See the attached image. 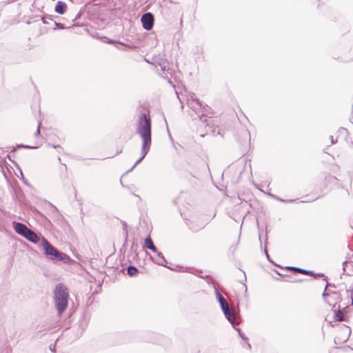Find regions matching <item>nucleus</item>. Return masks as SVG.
<instances>
[{"mask_svg":"<svg viewBox=\"0 0 353 353\" xmlns=\"http://www.w3.org/2000/svg\"><path fill=\"white\" fill-rule=\"evenodd\" d=\"M136 133L142 140L141 156L128 172L139 164L150 151L152 145V120L149 113H141L137 120Z\"/></svg>","mask_w":353,"mask_h":353,"instance_id":"nucleus-1","label":"nucleus"},{"mask_svg":"<svg viewBox=\"0 0 353 353\" xmlns=\"http://www.w3.org/2000/svg\"><path fill=\"white\" fill-rule=\"evenodd\" d=\"M38 247L43 250V254L52 261H62L68 265L74 262L67 254L54 247L44 236H42L41 241Z\"/></svg>","mask_w":353,"mask_h":353,"instance_id":"nucleus-2","label":"nucleus"},{"mask_svg":"<svg viewBox=\"0 0 353 353\" xmlns=\"http://www.w3.org/2000/svg\"><path fill=\"white\" fill-rule=\"evenodd\" d=\"M55 307L58 314L61 315L68 305L69 293L68 288L63 283H58L54 289Z\"/></svg>","mask_w":353,"mask_h":353,"instance_id":"nucleus-3","label":"nucleus"},{"mask_svg":"<svg viewBox=\"0 0 353 353\" xmlns=\"http://www.w3.org/2000/svg\"><path fill=\"white\" fill-rule=\"evenodd\" d=\"M194 100L196 101L197 107L192 106V110L195 112L201 121L203 122L206 121L205 119L203 120V117H204V114L211 113V108L206 104L203 105L198 98H195Z\"/></svg>","mask_w":353,"mask_h":353,"instance_id":"nucleus-4","label":"nucleus"},{"mask_svg":"<svg viewBox=\"0 0 353 353\" xmlns=\"http://www.w3.org/2000/svg\"><path fill=\"white\" fill-rule=\"evenodd\" d=\"M153 64L155 66H159L163 74L170 73V64L168 60L161 55L154 56L153 57Z\"/></svg>","mask_w":353,"mask_h":353,"instance_id":"nucleus-5","label":"nucleus"},{"mask_svg":"<svg viewBox=\"0 0 353 353\" xmlns=\"http://www.w3.org/2000/svg\"><path fill=\"white\" fill-rule=\"evenodd\" d=\"M49 205L50 209L49 210L52 214V219L58 225L61 227H63L66 223L65 220L59 210L51 203H49Z\"/></svg>","mask_w":353,"mask_h":353,"instance_id":"nucleus-6","label":"nucleus"},{"mask_svg":"<svg viewBox=\"0 0 353 353\" xmlns=\"http://www.w3.org/2000/svg\"><path fill=\"white\" fill-rule=\"evenodd\" d=\"M143 28L146 30L152 29L154 23V17L152 12L144 13L141 17Z\"/></svg>","mask_w":353,"mask_h":353,"instance_id":"nucleus-7","label":"nucleus"},{"mask_svg":"<svg viewBox=\"0 0 353 353\" xmlns=\"http://www.w3.org/2000/svg\"><path fill=\"white\" fill-rule=\"evenodd\" d=\"M342 329L343 330L340 334L334 339V343L336 345L343 344L347 341L351 334V328L349 326L343 325Z\"/></svg>","mask_w":353,"mask_h":353,"instance_id":"nucleus-8","label":"nucleus"},{"mask_svg":"<svg viewBox=\"0 0 353 353\" xmlns=\"http://www.w3.org/2000/svg\"><path fill=\"white\" fill-rule=\"evenodd\" d=\"M42 236H43L41 235H38L36 232L29 228L23 237L31 243L37 244L39 245L41 241Z\"/></svg>","mask_w":353,"mask_h":353,"instance_id":"nucleus-9","label":"nucleus"},{"mask_svg":"<svg viewBox=\"0 0 353 353\" xmlns=\"http://www.w3.org/2000/svg\"><path fill=\"white\" fill-rule=\"evenodd\" d=\"M332 310L334 312V318L335 321H346L348 322V316L345 315L341 310L340 305H338L337 307L332 308Z\"/></svg>","mask_w":353,"mask_h":353,"instance_id":"nucleus-10","label":"nucleus"},{"mask_svg":"<svg viewBox=\"0 0 353 353\" xmlns=\"http://www.w3.org/2000/svg\"><path fill=\"white\" fill-rule=\"evenodd\" d=\"M156 254V257H153L152 255H150V259L155 263L156 264L161 266H164L167 268H170L166 263L167 261L165 260L163 253L159 250L154 252Z\"/></svg>","mask_w":353,"mask_h":353,"instance_id":"nucleus-11","label":"nucleus"},{"mask_svg":"<svg viewBox=\"0 0 353 353\" xmlns=\"http://www.w3.org/2000/svg\"><path fill=\"white\" fill-rule=\"evenodd\" d=\"M341 301V296L339 292L333 291L331 292L330 297L326 301V303L332 306V308L336 307V305Z\"/></svg>","mask_w":353,"mask_h":353,"instance_id":"nucleus-12","label":"nucleus"},{"mask_svg":"<svg viewBox=\"0 0 353 353\" xmlns=\"http://www.w3.org/2000/svg\"><path fill=\"white\" fill-rule=\"evenodd\" d=\"M12 227L14 229V231L19 235L23 237L25 236L29 228L24 223L13 221Z\"/></svg>","mask_w":353,"mask_h":353,"instance_id":"nucleus-13","label":"nucleus"},{"mask_svg":"<svg viewBox=\"0 0 353 353\" xmlns=\"http://www.w3.org/2000/svg\"><path fill=\"white\" fill-rule=\"evenodd\" d=\"M214 290H215V294L216 298L219 303V305L221 306V308L222 310L229 307V305L226 300L224 299V297L221 294L217 288L214 285Z\"/></svg>","mask_w":353,"mask_h":353,"instance_id":"nucleus-14","label":"nucleus"},{"mask_svg":"<svg viewBox=\"0 0 353 353\" xmlns=\"http://www.w3.org/2000/svg\"><path fill=\"white\" fill-rule=\"evenodd\" d=\"M143 247L146 249L152 250L154 253L158 250L149 235L144 239Z\"/></svg>","mask_w":353,"mask_h":353,"instance_id":"nucleus-15","label":"nucleus"},{"mask_svg":"<svg viewBox=\"0 0 353 353\" xmlns=\"http://www.w3.org/2000/svg\"><path fill=\"white\" fill-rule=\"evenodd\" d=\"M67 10V5L65 2L59 1L54 8V11L59 14H63Z\"/></svg>","mask_w":353,"mask_h":353,"instance_id":"nucleus-16","label":"nucleus"},{"mask_svg":"<svg viewBox=\"0 0 353 353\" xmlns=\"http://www.w3.org/2000/svg\"><path fill=\"white\" fill-rule=\"evenodd\" d=\"M225 318L227 319V320L232 325H234L235 324V319H234V316L232 312V311L230 310V307L222 310Z\"/></svg>","mask_w":353,"mask_h":353,"instance_id":"nucleus-17","label":"nucleus"},{"mask_svg":"<svg viewBox=\"0 0 353 353\" xmlns=\"http://www.w3.org/2000/svg\"><path fill=\"white\" fill-rule=\"evenodd\" d=\"M287 269L293 270L294 271H296V272H298L299 273H301V274H305V275H314V271L307 270L302 269V268H300L287 267Z\"/></svg>","mask_w":353,"mask_h":353,"instance_id":"nucleus-18","label":"nucleus"},{"mask_svg":"<svg viewBox=\"0 0 353 353\" xmlns=\"http://www.w3.org/2000/svg\"><path fill=\"white\" fill-rule=\"evenodd\" d=\"M127 273L130 276H135L139 273V270L134 265H129L127 268Z\"/></svg>","mask_w":353,"mask_h":353,"instance_id":"nucleus-19","label":"nucleus"},{"mask_svg":"<svg viewBox=\"0 0 353 353\" xmlns=\"http://www.w3.org/2000/svg\"><path fill=\"white\" fill-rule=\"evenodd\" d=\"M329 286H331V283H328L327 281L326 283V285L325 287V289L323 290V294H322V296L323 298V299L325 300V301L326 302V301L327 300V299L330 297V294L331 292H332V290H327V288Z\"/></svg>","mask_w":353,"mask_h":353,"instance_id":"nucleus-20","label":"nucleus"},{"mask_svg":"<svg viewBox=\"0 0 353 353\" xmlns=\"http://www.w3.org/2000/svg\"><path fill=\"white\" fill-rule=\"evenodd\" d=\"M269 195L274 198V199L277 200V201H279L281 202H283V203H294V202H296L297 201V199H283L274 194H269Z\"/></svg>","mask_w":353,"mask_h":353,"instance_id":"nucleus-21","label":"nucleus"},{"mask_svg":"<svg viewBox=\"0 0 353 353\" xmlns=\"http://www.w3.org/2000/svg\"><path fill=\"white\" fill-rule=\"evenodd\" d=\"M339 136L342 137L344 139H346L348 135V131L345 128H340L338 130Z\"/></svg>","mask_w":353,"mask_h":353,"instance_id":"nucleus-22","label":"nucleus"},{"mask_svg":"<svg viewBox=\"0 0 353 353\" xmlns=\"http://www.w3.org/2000/svg\"><path fill=\"white\" fill-rule=\"evenodd\" d=\"M18 148H17V145L15 146L12 147V150L9 154L7 155V158L13 163L14 165H17V163L12 160V157H14V154L12 155V153H14Z\"/></svg>","mask_w":353,"mask_h":353,"instance_id":"nucleus-23","label":"nucleus"},{"mask_svg":"<svg viewBox=\"0 0 353 353\" xmlns=\"http://www.w3.org/2000/svg\"><path fill=\"white\" fill-rule=\"evenodd\" d=\"M17 148L19 149H37V146H31L29 145H24V144H17Z\"/></svg>","mask_w":353,"mask_h":353,"instance_id":"nucleus-24","label":"nucleus"},{"mask_svg":"<svg viewBox=\"0 0 353 353\" xmlns=\"http://www.w3.org/2000/svg\"><path fill=\"white\" fill-rule=\"evenodd\" d=\"M54 23L55 25L54 29H59V30H64L66 28H70V27H66L63 23H58L57 21H54Z\"/></svg>","mask_w":353,"mask_h":353,"instance_id":"nucleus-25","label":"nucleus"},{"mask_svg":"<svg viewBox=\"0 0 353 353\" xmlns=\"http://www.w3.org/2000/svg\"><path fill=\"white\" fill-rule=\"evenodd\" d=\"M41 21L44 24H48L50 21H53V19L51 15H45L41 18Z\"/></svg>","mask_w":353,"mask_h":353,"instance_id":"nucleus-26","label":"nucleus"},{"mask_svg":"<svg viewBox=\"0 0 353 353\" xmlns=\"http://www.w3.org/2000/svg\"><path fill=\"white\" fill-rule=\"evenodd\" d=\"M236 330L238 331L239 332V336L242 339L243 341H248V337L245 335V334L241 330L240 328L239 327H236Z\"/></svg>","mask_w":353,"mask_h":353,"instance_id":"nucleus-27","label":"nucleus"},{"mask_svg":"<svg viewBox=\"0 0 353 353\" xmlns=\"http://www.w3.org/2000/svg\"><path fill=\"white\" fill-rule=\"evenodd\" d=\"M122 225H123V230H125V241L123 244V246H125V243L127 242L128 239V231H127V223L125 221H122Z\"/></svg>","mask_w":353,"mask_h":353,"instance_id":"nucleus-28","label":"nucleus"},{"mask_svg":"<svg viewBox=\"0 0 353 353\" xmlns=\"http://www.w3.org/2000/svg\"><path fill=\"white\" fill-rule=\"evenodd\" d=\"M47 146L48 147H52V148H55V149L58 148V149H60L61 150H63V148L60 145H54V144H52V143H48L47 144Z\"/></svg>","mask_w":353,"mask_h":353,"instance_id":"nucleus-29","label":"nucleus"},{"mask_svg":"<svg viewBox=\"0 0 353 353\" xmlns=\"http://www.w3.org/2000/svg\"><path fill=\"white\" fill-rule=\"evenodd\" d=\"M41 126V122H39V124H38V127H37V131H36V132L34 133V136H35L36 137H37L38 136H39V135H40V134H41V132H40Z\"/></svg>","mask_w":353,"mask_h":353,"instance_id":"nucleus-30","label":"nucleus"},{"mask_svg":"<svg viewBox=\"0 0 353 353\" xmlns=\"http://www.w3.org/2000/svg\"><path fill=\"white\" fill-rule=\"evenodd\" d=\"M314 275H316V276L323 277V280L325 281L326 282L327 281V276H326L323 273H314Z\"/></svg>","mask_w":353,"mask_h":353,"instance_id":"nucleus-31","label":"nucleus"},{"mask_svg":"<svg viewBox=\"0 0 353 353\" xmlns=\"http://www.w3.org/2000/svg\"><path fill=\"white\" fill-rule=\"evenodd\" d=\"M343 312L345 314V315H347V313L349 312L350 307V306H346L343 308H341Z\"/></svg>","mask_w":353,"mask_h":353,"instance_id":"nucleus-32","label":"nucleus"},{"mask_svg":"<svg viewBox=\"0 0 353 353\" xmlns=\"http://www.w3.org/2000/svg\"><path fill=\"white\" fill-rule=\"evenodd\" d=\"M327 180L330 182L336 181L338 179L334 176H329Z\"/></svg>","mask_w":353,"mask_h":353,"instance_id":"nucleus-33","label":"nucleus"},{"mask_svg":"<svg viewBox=\"0 0 353 353\" xmlns=\"http://www.w3.org/2000/svg\"><path fill=\"white\" fill-rule=\"evenodd\" d=\"M190 97L191 98L192 102H195L196 103V101L194 100V99L196 98V97L194 93L192 92V93L190 94Z\"/></svg>","mask_w":353,"mask_h":353,"instance_id":"nucleus-34","label":"nucleus"},{"mask_svg":"<svg viewBox=\"0 0 353 353\" xmlns=\"http://www.w3.org/2000/svg\"><path fill=\"white\" fill-rule=\"evenodd\" d=\"M105 39L107 40V43H110V44H112V43H115L116 41L111 39H108V37H105Z\"/></svg>","mask_w":353,"mask_h":353,"instance_id":"nucleus-35","label":"nucleus"},{"mask_svg":"<svg viewBox=\"0 0 353 353\" xmlns=\"http://www.w3.org/2000/svg\"><path fill=\"white\" fill-rule=\"evenodd\" d=\"M242 133L243 135L248 136L249 137V139L250 140V134L248 130H243Z\"/></svg>","mask_w":353,"mask_h":353,"instance_id":"nucleus-36","label":"nucleus"},{"mask_svg":"<svg viewBox=\"0 0 353 353\" xmlns=\"http://www.w3.org/2000/svg\"><path fill=\"white\" fill-rule=\"evenodd\" d=\"M265 255H266L267 259H268V261H270V262H272V261H271V259H270V256H269V254H268V251H267V250H266V248H265Z\"/></svg>","mask_w":353,"mask_h":353,"instance_id":"nucleus-37","label":"nucleus"},{"mask_svg":"<svg viewBox=\"0 0 353 353\" xmlns=\"http://www.w3.org/2000/svg\"><path fill=\"white\" fill-rule=\"evenodd\" d=\"M330 139H331V143L332 144H334V143H336L337 142V139H334V137L332 136H331Z\"/></svg>","mask_w":353,"mask_h":353,"instance_id":"nucleus-38","label":"nucleus"},{"mask_svg":"<svg viewBox=\"0 0 353 353\" xmlns=\"http://www.w3.org/2000/svg\"><path fill=\"white\" fill-rule=\"evenodd\" d=\"M14 165H15L16 167H17V168H18V169L19 170V172H20V173H21V174L22 177H23V179H25V177H23V175L22 170H21V168H19V166L18 165V164Z\"/></svg>","mask_w":353,"mask_h":353,"instance_id":"nucleus-39","label":"nucleus"},{"mask_svg":"<svg viewBox=\"0 0 353 353\" xmlns=\"http://www.w3.org/2000/svg\"><path fill=\"white\" fill-rule=\"evenodd\" d=\"M347 263L348 262L347 261L343 262V272H345V266L347 264Z\"/></svg>","mask_w":353,"mask_h":353,"instance_id":"nucleus-40","label":"nucleus"},{"mask_svg":"<svg viewBox=\"0 0 353 353\" xmlns=\"http://www.w3.org/2000/svg\"><path fill=\"white\" fill-rule=\"evenodd\" d=\"M350 296H351V301H352V305L353 306V288L351 290Z\"/></svg>","mask_w":353,"mask_h":353,"instance_id":"nucleus-41","label":"nucleus"},{"mask_svg":"<svg viewBox=\"0 0 353 353\" xmlns=\"http://www.w3.org/2000/svg\"><path fill=\"white\" fill-rule=\"evenodd\" d=\"M199 276L200 278H202V279H207V278H208V275H206V276H203V275H199Z\"/></svg>","mask_w":353,"mask_h":353,"instance_id":"nucleus-42","label":"nucleus"},{"mask_svg":"<svg viewBox=\"0 0 353 353\" xmlns=\"http://www.w3.org/2000/svg\"><path fill=\"white\" fill-rule=\"evenodd\" d=\"M122 152V150H120L119 151L117 152V154H121Z\"/></svg>","mask_w":353,"mask_h":353,"instance_id":"nucleus-43","label":"nucleus"},{"mask_svg":"<svg viewBox=\"0 0 353 353\" xmlns=\"http://www.w3.org/2000/svg\"><path fill=\"white\" fill-rule=\"evenodd\" d=\"M80 16H81V14H80V13H79V14H77V16L76 17L75 19H77L79 18V17H80Z\"/></svg>","mask_w":353,"mask_h":353,"instance_id":"nucleus-44","label":"nucleus"},{"mask_svg":"<svg viewBox=\"0 0 353 353\" xmlns=\"http://www.w3.org/2000/svg\"><path fill=\"white\" fill-rule=\"evenodd\" d=\"M330 325H331L332 327H334V324L332 321H330Z\"/></svg>","mask_w":353,"mask_h":353,"instance_id":"nucleus-45","label":"nucleus"},{"mask_svg":"<svg viewBox=\"0 0 353 353\" xmlns=\"http://www.w3.org/2000/svg\"><path fill=\"white\" fill-rule=\"evenodd\" d=\"M330 287L336 288L335 285L334 284H332V283H331V286Z\"/></svg>","mask_w":353,"mask_h":353,"instance_id":"nucleus-46","label":"nucleus"},{"mask_svg":"<svg viewBox=\"0 0 353 353\" xmlns=\"http://www.w3.org/2000/svg\"><path fill=\"white\" fill-rule=\"evenodd\" d=\"M248 347H249L250 349L251 348V345H250V343H248Z\"/></svg>","mask_w":353,"mask_h":353,"instance_id":"nucleus-47","label":"nucleus"},{"mask_svg":"<svg viewBox=\"0 0 353 353\" xmlns=\"http://www.w3.org/2000/svg\"><path fill=\"white\" fill-rule=\"evenodd\" d=\"M117 43L118 45H123V43H121V42H118V43Z\"/></svg>","mask_w":353,"mask_h":353,"instance_id":"nucleus-48","label":"nucleus"},{"mask_svg":"<svg viewBox=\"0 0 353 353\" xmlns=\"http://www.w3.org/2000/svg\"><path fill=\"white\" fill-rule=\"evenodd\" d=\"M244 287L245 288V292L247 291V286L244 284Z\"/></svg>","mask_w":353,"mask_h":353,"instance_id":"nucleus-49","label":"nucleus"},{"mask_svg":"<svg viewBox=\"0 0 353 353\" xmlns=\"http://www.w3.org/2000/svg\"><path fill=\"white\" fill-rule=\"evenodd\" d=\"M58 160H59V162H61V158H60V157H59V158H58Z\"/></svg>","mask_w":353,"mask_h":353,"instance_id":"nucleus-50","label":"nucleus"},{"mask_svg":"<svg viewBox=\"0 0 353 353\" xmlns=\"http://www.w3.org/2000/svg\"><path fill=\"white\" fill-rule=\"evenodd\" d=\"M116 48L120 49V46H116Z\"/></svg>","mask_w":353,"mask_h":353,"instance_id":"nucleus-51","label":"nucleus"},{"mask_svg":"<svg viewBox=\"0 0 353 353\" xmlns=\"http://www.w3.org/2000/svg\"><path fill=\"white\" fill-rule=\"evenodd\" d=\"M188 103L189 106H191V103L190 102H188Z\"/></svg>","mask_w":353,"mask_h":353,"instance_id":"nucleus-52","label":"nucleus"},{"mask_svg":"<svg viewBox=\"0 0 353 353\" xmlns=\"http://www.w3.org/2000/svg\"><path fill=\"white\" fill-rule=\"evenodd\" d=\"M276 274H278L279 275H281L280 273H279L278 271H276Z\"/></svg>","mask_w":353,"mask_h":353,"instance_id":"nucleus-53","label":"nucleus"},{"mask_svg":"<svg viewBox=\"0 0 353 353\" xmlns=\"http://www.w3.org/2000/svg\"><path fill=\"white\" fill-rule=\"evenodd\" d=\"M351 145H352V146L353 147V142H352V141L351 142Z\"/></svg>","mask_w":353,"mask_h":353,"instance_id":"nucleus-54","label":"nucleus"}]
</instances>
